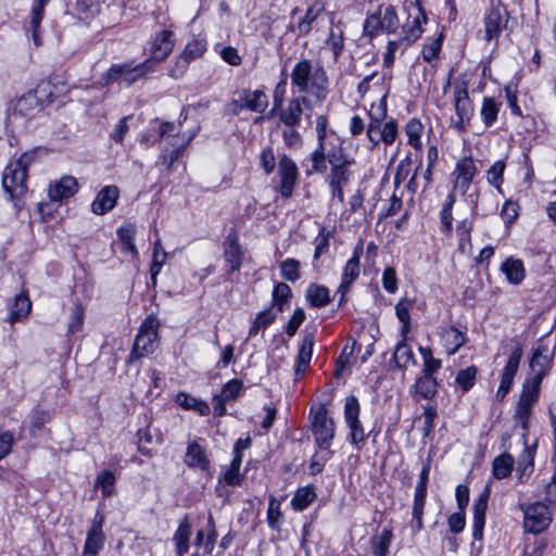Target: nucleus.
Returning a JSON list of instances; mask_svg holds the SVG:
<instances>
[{
  "label": "nucleus",
  "instance_id": "1",
  "mask_svg": "<svg viewBox=\"0 0 556 556\" xmlns=\"http://www.w3.org/2000/svg\"><path fill=\"white\" fill-rule=\"evenodd\" d=\"M35 160L34 152H26L14 162H11L3 172L2 186L10 200L15 201L14 206L22 207L21 200L27 191V167Z\"/></svg>",
  "mask_w": 556,
  "mask_h": 556
},
{
  "label": "nucleus",
  "instance_id": "2",
  "mask_svg": "<svg viewBox=\"0 0 556 556\" xmlns=\"http://www.w3.org/2000/svg\"><path fill=\"white\" fill-rule=\"evenodd\" d=\"M291 81L299 89V92H311L318 100L326 98L327 76L323 68H314L308 60H302L294 65Z\"/></svg>",
  "mask_w": 556,
  "mask_h": 556
},
{
  "label": "nucleus",
  "instance_id": "3",
  "mask_svg": "<svg viewBox=\"0 0 556 556\" xmlns=\"http://www.w3.org/2000/svg\"><path fill=\"white\" fill-rule=\"evenodd\" d=\"M160 323L153 315L148 316L140 326L129 359L135 361L153 353L159 344Z\"/></svg>",
  "mask_w": 556,
  "mask_h": 556
},
{
  "label": "nucleus",
  "instance_id": "4",
  "mask_svg": "<svg viewBox=\"0 0 556 556\" xmlns=\"http://www.w3.org/2000/svg\"><path fill=\"white\" fill-rule=\"evenodd\" d=\"M520 509L523 513V529L528 533L539 534L552 523V513L541 502L521 504Z\"/></svg>",
  "mask_w": 556,
  "mask_h": 556
},
{
  "label": "nucleus",
  "instance_id": "5",
  "mask_svg": "<svg viewBox=\"0 0 556 556\" xmlns=\"http://www.w3.org/2000/svg\"><path fill=\"white\" fill-rule=\"evenodd\" d=\"M554 348L539 341L533 349V354L530 359V368L533 375L529 381L530 383L541 386L543 378L552 368Z\"/></svg>",
  "mask_w": 556,
  "mask_h": 556
},
{
  "label": "nucleus",
  "instance_id": "6",
  "mask_svg": "<svg viewBox=\"0 0 556 556\" xmlns=\"http://www.w3.org/2000/svg\"><path fill=\"white\" fill-rule=\"evenodd\" d=\"M151 70V61L131 66L130 64L113 65L103 76L104 83L108 85L113 81L123 80L127 85H131Z\"/></svg>",
  "mask_w": 556,
  "mask_h": 556
},
{
  "label": "nucleus",
  "instance_id": "7",
  "mask_svg": "<svg viewBox=\"0 0 556 556\" xmlns=\"http://www.w3.org/2000/svg\"><path fill=\"white\" fill-rule=\"evenodd\" d=\"M540 386L526 382L523 384L519 401L516 406L515 418L523 430L528 429L532 407L538 402Z\"/></svg>",
  "mask_w": 556,
  "mask_h": 556
},
{
  "label": "nucleus",
  "instance_id": "8",
  "mask_svg": "<svg viewBox=\"0 0 556 556\" xmlns=\"http://www.w3.org/2000/svg\"><path fill=\"white\" fill-rule=\"evenodd\" d=\"M313 434L320 447L329 448L334 435V422L332 418L328 417L325 405H320L314 415Z\"/></svg>",
  "mask_w": 556,
  "mask_h": 556
},
{
  "label": "nucleus",
  "instance_id": "9",
  "mask_svg": "<svg viewBox=\"0 0 556 556\" xmlns=\"http://www.w3.org/2000/svg\"><path fill=\"white\" fill-rule=\"evenodd\" d=\"M454 106L457 118L453 119L452 124L456 129L463 130L465 129L466 125L469 124L473 114V108L469 99L466 84H462L460 86L455 87Z\"/></svg>",
  "mask_w": 556,
  "mask_h": 556
},
{
  "label": "nucleus",
  "instance_id": "10",
  "mask_svg": "<svg viewBox=\"0 0 556 556\" xmlns=\"http://www.w3.org/2000/svg\"><path fill=\"white\" fill-rule=\"evenodd\" d=\"M509 14L506 8L500 2L492 5L484 16L485 39L496 40L500 34L506 28Z\"/></svg>",
  "mask_w": 556,
  "mask_h": 556
},
{
  "label": "nucleus",
  "instance_id": "11",
  "mask_svg": "<svg viewBox=\"0 0 556 556\" xmlns=\"http://www.w3.org/2000/svg\"><path fill=\"white\" fill-rule=\"evenodd\" d=\"M233 113L238 114L242 109H249L253 112L263 113L268 106V98L261 89H243L238 93V98L231 102Z\"/></svg>",
  "mask_w": 556,
  "mask_h": 556
},
{
  "label": "nucleus",
  "instance_id": "12",
  "mask_svg": "<svg viewBox=\"0 0 556 556\" xmlns=\"http://www.w3.org/2000/svg\"><path fill=\"white\" fill-rule=\"evenodd\" d=\"M278 174L280 177V193L288 199L292 195L298 179V167L289 156L282 155L278 164Z\"/></svg>",
  "mask_w": 556,
  "mask_h": 556
},
{
  "label": "nucleus",
  "instance_id": "13",
  "mask_svg": "<svg viewBox=\"0 0 556 556\" xmlns=\"http://www.w3.org/2000/svg\"><path fill=\"white\" fill-rule=\"evenodd\" d=\"M304 106L308 108V100L305 96L292 98L286 108L278 111L280 122L287 127H296L301 123Z\"/></svg>",
  "mask_w": 556,
  "mask_h": 556
},
{
  "label": "nucleus",
  "instance_id": "14",
  "mask_svg": "<svg viewBox=\"0 0 556 556\" xmlns=\"http://www.w3.org/2000/svg\"><path fill=\"white\" fill-rule=\"evenodd\" d=\"M363 251L364 241L359 239L354 248L353 256L346 262L343 269L342 281L339 287V291L342 293V295H344V293L349 290V287L359 275V260Z\"/></svg>",
  "mask_w": 556,
  "mask_h": 556
},
{
  "label": "nucleus",
  "instance_id": "15",
  "mask_svg": "<svg viewBox=\"0 0 556 556\" xmlns=\"http://www.w3.org/2000/svg\"><path fill=\"white\" fill-rule=\"evenodd\" d=\"M119 197V190L116 186H106L102 188L91 204V211L96 215H104L112 211Z\"/></svg>",
  "mask_w": 556,
  "mask_h": 556
},
{
  "label": "nucleus",
  "instance_id": "16",
  "mask_svg": "<svg viewBox=\"0 0 556 556\" xmlns=\"http://www.w3.org/2000/svg\"><path fill=\"white\" fill-rule=\"evenodd\" d=\"M103 516H97L92 527L87 533V539L84 546L85 556H96L103 547L104 534L102 532Z\"/></svg>",
  "mask_w": 556,
  "mask_h": 556
},
{
  "label": "nucleus",
  "instance_id": "17",
  "mask_svg": "<svg viewBox=\"0 0 556 556\" xmlns=\"http://www.w3.org/2000/svg\"><path fill=\"white\" fill-rule=\"evenodd\" d=\"M173 33L164 29L160 31L151 46V64L153 62L164 61L174 48V41L172 39Z\"/></svg>",
  "mask_w": 556,
  "mask_h": 556
},
{
  "label": "nucleus",
  "instance_id": "18",
  "mask_svg": "<svg viewBox=\"0 0 556 556\" xmlns=\"http://www.w3.org/2000/svg\"><path fill=\"white\" fill-rule=\"evenodd\" d=\"M476 174L477 168L473 160L471 157L462 159L458 161L453 174L455 176L454 187L465 192Z\"/></svg>",
  "mask_w": 556,
  "mask_h": 556
},
{
  "label": "nucleus",
  "instance_id": "19",
  "mask_svg": "<svg viewBox=\"0 0 556 556\" xmlns=\"http://www.w3.org/2000/svg\"><path fill=\"white\" fill-rule=\"evenodd\" d=\"M490 497V485L486 484L473 504V538L482 539V531L485 523V510Z\"/></svg>",
  "mask_w": 556,
  "mask_h": 556
},
{
  "label": "nucleus",
  "instance_id": "20",
  "mask_svg": "<svg viewBox=\"0 0 556 556\" xmlns=\"http://www.w3.org/2000/svg\"><path fill=\"white\" fill-rule=\"evenodd\" d=\"M77 188L78 185L74 177L64 176L60 180L50 184L49 198L52 201H61L74 195Z\"/></svg>",
  "mask_w": 556,
  "mask_h": 556
},
{
  "label": "nucleus",
  "instance_id": "21",
  "mask_svg": "<svg viewBox=\"0 0 556 556\" xmlns=\"http://www.w3.org/2000/svg\"><path fill=\"white\" fill-rule=\"evenodd\" d=\"M224 256L229 264L230 271L233 273L241 267L242 264V251L238 242V236L230 233L225 242Z\"/></svg>",
  "mask_w": 556,
  "mask_h": 556
},
{
  "label": "nucleus",
  "instance_id": "22",
  "mask_svg": "<svg viewBox=\"0 0 556 556\" xmlns=\"http://www.w3.org/2000/svg\"><path fill=\"white\" fill-rule=\"evenodd\" d=\"M521 357H522V348L517 346L514 350V352L511 353V355L509 356L507 364L504 368L503 375H502V380H501L500 387L503 388V391L510 390V388L513 386L514 377L516 376V374L518 371V367H519Z\"/></svg>",
  "mask_w": 556,
  "mask_h": 556
},
{
  "label": "nucleus",
  "instance_id": "23",
  "mask_svg": "<svg viewBox=\"0 0 556 556\" xmlns=\"http://www.w3.org/2000/svg\"><path fill=\"white\" fill-rule=\"evenodd\" d=\"M191 533L192 531L189 518L188 516H185L173 535L177 556H182L188 552Z\"/></svg>",
  "mask_w": 556,
  "mask_h": 556
},
{
  "label": "nucleus",
  "instance_id": "24",
  "mask_svg": "<svg viewBox=\"0 0 556 556\" xmlns=\"http://www.w3.org/2000/svg\"><path fill=\"white\" fill-rule=\"evenodd\" d=\"M441 337L448 355L455 354L467 342L466 334L453 326L445 328Z\"/></svg>",
  "mask_w": 556,
  "mask_h": 556
},
{
  "label": "nucleus",
  "instance_id": "25",
  "mask_svg": "<svg viewBox=\"0 0 556 556\" xmlns=\"http://www.w3.org/2000/svg\"><path fill=\"white\" fill-rule=\"evenodd\" d=\"M393 361L399 368L407 369L410 366H416V359L412 349L407 345V336L402 337L401 341L396 344Z\"/></svg>",
  "mask_w": 556,
  "mask_h": 556
},
{
  "label": "nucleus",
  "instance_id": "26",
  "mask_svg": "<svg viewBox=\"0 0 556 556\" xmlns=\"http://www.w3.org/2000/svg\"><path fill=\"white\" fill-rule=\"evenodd\" d=\"M185 462L188 466L197 467L204 471L210 467V460L206 457L204 448L197 442L189 444Z\"/></svg>",
  "mask_w": 556,
  "mask_h": 556
},
{
  "label": "nucleus",
  "instance_id": "27",
  "mask_svg": "<svg viewBox=\"0 0 556 556\" xmlns=\"http://www.w3.org/2000/svg\"><path fill=\"white\" fill-rule=\"evenodd\" d=\"M501 269L513 285H519L525 279L526 270L521 260L509 257L502 264Z\"/></svg>",
  "mask_w": 556,
  "mask_h": 556
},
{
  "label": "nucleus",
  "instance_id": "28",
  "mask_svg": "<svg viewBox=\"0 0 556 556\" xmlns=\"http://www.w3.org/2000/svg\"><path fill=\"white\" fill-rule=\"evenodd\" d=\"M321 11L323 7L318 3H314L306 10L305 15L299 20L295 25H291V29L298 31L300 36L307 35Z\"/></svg>",
  "mask_w": 556,
  "mask_h": 556
},
{
  "label": "nucleus",
  "instance_id": "29",
  "mask_svg": "<svg viewBox=\"0 0 556 556\" xmlns=\"http://www.w3.org/2000/svg\"><path fill=\"white\" fill-rule=\"evenodd\" d=\"M314 348V336L312 333L306 334L303 338L302 344L300 346L298 363H296V372L305 371L308 367V364L312 359Z\"/></svg>",
  "mask_w": 556,
  "mask_h": 556
},
{
  "label": "nucleus",
  "instance_id": "30",
  "mask_svg": "<svg viewBox=\"0 0 556 556\" xmlns=\"http://www.w3.org/2000/svg\"><path fill=\"white\" fill-rule=\"evenodd\" d=\"M241 441H237L235 445V457L231 462L229 469L224 475V480L229 485H238L241 481L239 469L242 462V454L239 451V444Z\"/></svg>",
  "mask_w": 556,
  "mask_h": 556
},
{
  "label": "nucleus",
  "instance_id": "31",
  "mask_svg": "<svg viewBox=\"0 0 556 556\" xmlns=\"http://www.w3.org/2000/svg\"><path fill=\"white\" fill-rule=\"evenodd\" d=\"M392 541V531L383 529L380 534L371 539V547L375 556H387Z\"/></svg>",
  "mask_w": 556,
  "mask_h": 556
},
{
  "label": "nucleus",
  "instance_id": "32",
  "mask_svg": "<svg viewBox=\"0 0 556 556\" xmlns=\"http://www.w3.org/2000/svg\"><path fill=\"white\" fill-rule=\"evenodd\" d=\"M315 497L316 494L313 488L303 486L295 492L291 501V505L293 509L301 511L304 510L315 500Z\"/></svg>",
  "mask_w": 556,
  "mask_h": 556
},
{
  "label": "nucleus",
  "instance_id": "33",
  "mask_svg": "<svg viewBox=\"0 0 556 556\" xmlns=\"http://www.w3.org/2000/svg\"><path fill=\"white\" fill-rule=\"evenodd\" d=\"M306 298L315 307H321L329 303V291L323 286L312 285L307 289Z\"/></svg>",
  "mask_w": 556,
  "mask_h": 556
},
{
  "label": "nucleus",
  "instance_id": "34",
  "mask_svg": "<svg viewBox=\"0 0 556 556\" xmlns=\"http://www.w3.org/2000/svg\"><path fill=\"white\" fill-rule=\"evenodd\" d=\"M412 302L403 299L395 306V313L400 321L403 324L401 336L405 338L410 330V311Z\"/></svg>",
  "mask_w": 556,
  "mask_h": 556
},
{
  "label": "nucleus",
  "instance_id": "35",
  "mask_svg": "<svg viewBox=\"0 0 556 556\" xmlns=\"http://www.w3.org/2000/svg\"><path fill=\"white\" fill-rule=\"evenodd\" d=\"M514 459L509 454L497 456L493 460V473L496 479L508 477L513 470Z\"/></svg>",
  "mask_w": 556,
  "mask_h": 556
},
{
  "label": "nucleus",
  "instance_id": "36",
  "mask_svg": "<svg viewBox=\"0 0 556 556\" xmlns=\"http://www.w3.org/2000/svg\"><path fill=\"white\" fill-rule=\"evenodd\" d=\"M30 308L31 303L27 295H16L14 304L11 308L10 321L14 323L16 319L27 316L30 312Z\"/></svg>",
  "mask_w": 556,
  "mask_h": 556
},
{
  "label": "nucleus",
  "instance_id": "37",
  "mask_svg": "<svg viewBox=\"0 0 556 556\" xmlns=\"http://www.w3.org/2000/svg\"><path fill=\"white\" fill-rule=\"evenodd\" d=\"M427 491H422L420 488L415 490V498L413 505V518L416 522V529L419 531L422 529V515L426 502Z\"/></svg>",
  "mask_w": 556,
  "mask_h": 556
},
{
  "label": "nucleus",
  "instance_id": "38",
  "mask_svg": "<svg viewBox=\"0 0 556 556\" xmlns=\"http://www.w3.org/2000/svg\"><path fill=\"white\" fill-rule=\"evenodd\" d=\"M167 253L163 249L161 241L156 240L153 245L152 265H151V278L155 281L156 276L161 271L163 264L165 263Z\"/></svg>",
  "mask_w": 556,
  "mask_h": 556
},
{
  "label": "nucleus",
  "instance_id": "39",
  "mask_svg": "<svg viewBox=\"0 0 556 556\" xmlns=\"http://www.w3.org/2000/svg\"><path fill=\"white\" fill-rule=\"evenodd\" d=\"M477 371L478 370L476 366H469L465 369L459 370L456 375L455 383L464 392H467L475 384Z\"/></svg>",
  "mask_w": 556,
  "mask_h": 556
},
{
  "label": "nucleus",
  "instance_id": "40",
  "mask_svg": "<svg viewBox=\"0 0 556 556\" xmlns=\"http://www.w3.org/2000/svg\"><path fill=\"white\" fill-rule=\"evenodd\" d=\"M415 390L425 399H431L437 393V381L434 378L424 375L416 381Z\"/></svg>",
  "mask_w": 556,
  "mask_h": 556
},
{
  "label": "nucleus",
  "instance_id": "41",
  "mask_svg": "<svg viewBox=\"0 0 556 556\" xmlns=\"http://www.w3.org/2000/svg\"><path fill=\"white\" fill-rule=\"evenodd\" d=\"M422 131V125L417 119H410L405 126V132L408 138V143L416 150L421 149L420 135Z\"/></svg>",
  "mask_w": 556,
  "mask_h": 556
},
{
  "label": "nucleus",
  "instance_id": "42",
  "mask_svg": "<svg viewBox=\"0 0 556 556\" xmlns=\"http://www.w3.org/2000/svg\"><path fill=\"white\" fill-rule=\"evenodd\" d=\"M419 352L424 358V375L432 377V375L441 367V361L433 357L430 348L420 346Z\"/></svg>",
  "mask_w": 556,
  "mask_h": 556
},
{
  "label": "nucleus",
  "instance_id": "43",
  "mask_svg": "<svg viewBox=\"0 0 556 556\" xmlns=\"http://www.w3.org/2000/svg\"><path fill=\"white\" fill-rule=\"evenodd\" d=\"M115 484V476L112 471L105 470L98 475L96 480V488H100L103 496L108 497L113 495Z\"/></svg>",
  "mask_w": 556,
  "mask_h": 556
},
{
  "label": "nucleus",
  "instance_id": "44",
  "mask_svg": "<svg viewBox=\"0 0 556 556\" xmlns=\"http://www.w3.org/2000/svg\"><path fill=\"white\" fill-rule=\"evenodd\" d=\"M118 239L122 243L123 251H127L137 254L136 247L134 244L135 228L134 226L122 227L117 231Z\"/></svg>",
  "mask_w": 556,
  "mask_h": 556
},
{
  "label": "nucleus",
  "instance_id": "45",
  "mask_svg": "<svg viewBox=\"0 0 556 556\" xmlns=\"http://www.w3.org/2000/svg\"><path fill=\"white\" fill-rule=\"evenodd\" d=\"M359 404L355 396L351 395L345 400L344 417L348 425H354L358 420Z\"/></svg>",
  "mask_w": 556,
  "mask_h": 556
},
{
  "label": "nucleus",
  "instance_id": "46",
  "mask_svg": "<svg viewBox=\"0 0 556 556\" xmlns=\"http://www.w3.org/2000/svg\"><path fill=\"white\" fill-rule=\"evenodd\" d=\"M381 24L382 29L386 31H394L399 26V18L395 9L391 5L381 10Z\"/></svg>",
  "mask_w": 556,
  "mask_h": 556
},
{
  "label": "nucleus",
  "instance_id": "47",
  "mask_svg": "<svg viewBox=\"0 0 556 556\" xmlns=\"http://www.w3.org/2000/svg\"><path fill=\"white\" fill-rule=\"evenodd\" d=\"M370 125L380 127L381 122L387 117V101L386 96L382 97L377 104H372L369 110Z\"/></svg>",
  "mask_w": 556,
  "mask_h": 556
},
{
  "label": "nucleus",
  "instance_id": "48",
  "mask_svg": "<svg viewBox=\"0 0 556 556\" xmlns=\"http://www.w3.org/2000/svg\"><path fill=\"white\" fill-rule=\"evenodd\" d=\"M281 275L289 281H295L300 278V263L293 258H288L281 263Z\"/></svg>",
  "mask_w": 556,
  "mask_h": 556
},
{
  "label": "nucleus",
  "instance_id": "49",
  "mask_svg": "<svg viewBox=\"0 0 556 556\" xmlns=\"http://www.w3.org/2000/svg\"><path fill=\"white\" fill-rule=\"evenodd\" d=\"M314 172L324 173L327 169V147H317L311 156Z\"/></svg>",
  "mask_w": 556,
  "mask_h": 556
},
{
  "label": "nucleus",
  "instance_id": "50",
  "mask_svg": "<svg viewBox=\"0 0 556 556\" xmlns=\"http://www.w3.org/2000/svg\"><path fill=\"white\" fill-rule=\"evenodd\" d=\"M351 165H337L330 168L329 185H344L349 180V167Z\"/></svg>",
  "mask_w": 556,
  "mask_h": 556
},
{
  "label": "nucleus",
  "instance_id": "51",
  "mask_svg": "<svg viewBox=\"0 0 556 556\" xmlns=\"http://www.w3.org/2000/svg\"><path fill=\"white\" fill-rule=\"evenodd\" d=\"M291 296V289L287 283L280 282L278 283L273 293L274 305L278 307V311H282L283 304L288 302Z\"/></svg>",
  "mask_w": 556,
  "mask_h": 556
},
{
  "label": "nucleus",
  "instance_id": "52",
  "mask_svg": "<svg viewBox=\"0 0 556 556\" xmlns=\"http://www.w3.org/2000/svg\"><path fill=\"white\" fill-rule=\"evenodd\" d=\"M498 113V106L495 103V101L491 98H485L483 100L482 109H481V115L483 117V121L486 125L492 124Z\"/></svg>",
  "mask_w": 556,
  "mask_h": 556
},
{
  "label": "nucleus",
  "instance_id": "53",
  "mask_svg": "<svg viewBox=\"0 0 556 556\" xmlns=\"http://www.w3.org/2000/svg\"><path fill=\"white\" fill-rule=\"evenodd\" d=\"M455 202L454 194H448L446 198V201L443 205V208L441 211V223L444 227V230L446 232H451L452 230V207Z\"/></svg>",
  "mask_w": 556,
  "mask_h": 556
},
{
  "label": "nucleus",
  "instance_id": "54",
  "mask_svg": "<svg viewBox=\"0 0 556 556\" xmlns=\"http://www.w3.org/2000/svg\"><path fill=\"white\" fill-rule=\"evenodd\" d=\"M241 389L242 382L238 379H232L224 386L219 395L222 400L233 401L239 396Z\"/></svg>",
  "mask_w": 556,
  "mask_h": 556
},
{
  "label": "nucleus",
  "instance_id": "55",
  "mask_svg": "<svg viewBox=\"0 0 556 556\" xmlns=\"http://www.w3.org/2000/svg\"><path fill=\"white\" fill-rule=\"evenodd\" d=\"M505 170V163L503 161L495 162L488 170V181L500 189L503 181V173Z\"/></svg>",
  "mask_w": 556,
  "mask_h": 556
},
{
  "label": "nucleus",
  "instance_id": "56",
  "mask_svg": "<svg viewBox=\"0 0 556 556\" xmlns=\"http://www.w3.org/2000/svg\"><path fill=\"white\" fill-rule=\"evenodd\" d=\"M327 161L329 162L331 167L337 165H352L353 161L350 160L346 154L343 152L342 148L329 150L327 148Z\"/></svg>",
  "mask_w": 556,
  "mask_h": 556
},
{
  "label": "nucleus",
  "instance_id": "57",
  "mask_svg": "<svg viewBox=\"0 0 556 556\" xmlns=\"http://www.w3.org/2000/svg\"><path fill=\"white\" fill-rule=\"evenodd\" d=\"M383 30L381 24V10L378 13L369 15L364 24V33L372 37L378 31Z\"/></svg>",
  "mask_w": 556,
  "mask_h": 556
},
{
  "label": "nucleus",
  "instance_id": "58",
  "mask_svg": "<svg viewBox=\"0 0 556 556\" xmlns=\"http://www.w3.org/2000/svg\"><path fill=\"white\" fill-rule=\"evenodd\" d=\"M397 138V125L391 119L387 122L380 130V139L387 144L391 146Z\"/></svg>",
  "mask_w": 556,
  "mask_h": 556
},
{
  "label": "nucleus",
  "instance_id": "59",
  "mask_svg": "<svg viewBox=\"0 0 556 556\" xmlns=\"http://www.w3.org/2000/svg\"><path fill=\"white\" fill-rule=\"evenodd\" d=\"M355 345H356V342L353 341L352 345L344 346V349L337 362V368L334 371L336 377H339L341 375V372L343 371V369L345 368V366H348L350 364V357L353 355Z\"/></svg>",
  "mask_w": 556,
  "mask_h": 556
},
{
  "label": "nucleus",
  "instance_id": "60",
  "mask_svg": "<svg viewBox=\"0 0 556 556\" xmlns=\"http://www.w3.org/2000/svg\"><path fill=\"white\" fill-rule=\"evenodd\" d=\"M84 323V308L81 305L76 304L72 312L71 321L68 324V331L75 333L79 331Z\"/></svg>",
  "mask_w": 556,
  "mask_h": 556
},
{
  "label": "nucleus",
  "instance_id": "61",
  "mask_svg": "<svg viewBox=\"0 0 556 556\" xmlns=\"http://www.w3.org/2000/svg\"><path fill=\"white\" fill-rule=\"evenodd\" d=\"M382 285L383 288L390 293H394L397 290V278L393 267H387L383 270Z\"/></svg>",
  "mask_w": 556,
  "mask_h": 556
},
{
  "label": "nucleus",
  "instance_id": "62",
  "mask_svg": "<svg viewBox=\"0 0 556 556\" xmlns=\"http://www.w3.org/2000/svg\"><path fill=\"white\" fill-rule=\"evenodd\" d=\"M280 503L276 498H271L268 504L267 519L271 528H275L280 519Z\"/></svg>",
  "mask_w": 556,
  "mask_h": 556
},
{
  "label": "nucleus",
  "instance_id": "63",
  "mask_svg": "<svg viewBox=\"0 0 556 556\" xmlns=\"http://www.w3.org/2000/svg\"><path fill=\"white\" fill-rule=\"evenodd\" d=\"M305 319V314L303 312V309L299 308L296 309L292 317L290 318L288 325H287V328H286V332L292 337L295 334L298 328L301 326V324L303 323V320Z\"/></svg>",
  "mask_w": 556,
  "mask_h": 556
},
{
  "label": "nucleus",
  "instance_id": "64",
  "mask_svg": "<svg viewBox=\"0 0 556 556\" xmlns=\"http://www.w3.org/2000/svg\"><path fill=\"white\" fill-rule=\"evenodd\" d=\"M441 49V39H434L429 45H426L422 49V56L425 61L430 62L437 58Z\"/></svg>",
  "mask_w": 556,
  "mask_h": 556
}]
</instances>
